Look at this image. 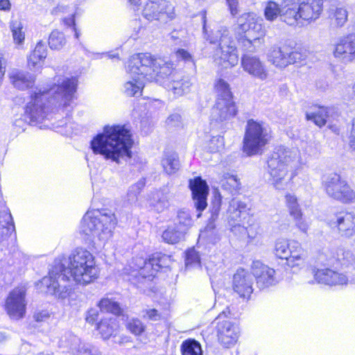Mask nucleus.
I'll return each mask as SVG.
<instances>
[{
  "label": "nucleus",
  "mask_w": 355,
  "mask_h": 355,
  "mask_svg": "<svg viewBox=\"0 0 355 355\" xmlns=\"http://www.w3.org/2000/svg\"><path fill=\"white\" fill-rule=\"evenodd\" d=\"M98 277V270L93 254L84 248H76L68 258V265L59 263L53 266L40 281L41 286L46 288V292L60 299L67 298L71 288L67 282L72 279L81 285L93 282Z\"/></svg>",
  "instance_id": "f257e3e1"
},
{
  "label": "nucleus",
  "mask_w": 355,
  "mask_h": 355,
  "mask_svg": "<svg viewBox=\"0 0 355 355\" xmlns=\"http://www.w3.org/2000/svg\"><path fill=\"white\" fill-rule=\"evenodd\" d=\"M76 78L59 79L49 89L35 88L31 94V100L25 108V119L28 123L37 125L48 116L50 105L67 109L76 91Z\"/></svg>",
  "instance_id": "f03ea898"
},
{
  "label": "nucleus",
  "mask_w": 355,
  "mask_h": 355,
  "mask_svg": "<svg viewBox=\"0 0 355 355\" xmlns=\"http://www.w3.org/2000/svg\"><path fill=\"white\" fill-rule=\"evenodd\" d=\"M172 69L170 61L162 58L150 53L134 55L128 62L130 80L123 85V93L128 96H140L146 81H161L171 73Z\"/></svg>",
  "instance_id": "7ed1b4c3"
},
{
  "label": "nucleus",
  "mask_w": 355,
  "mask_h": 355,
  "mask_svg": "<svg viewBox=\"0 0 355 355\" xmlns=\"http://www.w3.org/2000/svg\"><path fill=\"white\" fill-rule=\"evenodd\" d=\"M133 144L132 135L125 125H105L101 133L91 141V148L94 154L102 155L119 164L121 159L127 160L132 157Z\"/></svg>",
  "instance_id": "20e7f679"
},
{
  "label": "nucleus",
  "mask_w": 355,
  "mask_h": 355,
  "mask_svg": "<svg viewBox=\"0 0 355 355\" xmlns=\"http://www.w3.org/2000/svg\"><path fill=\"white\" fill-rule=\"evenodd\" d=\"M116 223L115 214L110 210L87 211L81 220L80 232L86 236L107 241L112 237Z\"/></svg>",
  "instance_id": "39448f33"
},
{
  "label": "nucleus",
  "mask_w": 355,
  "mask_h": 355,
  "mask_svg": "<svg viewBox=\"0 0 355 355\" xmlns=\"http://www.w3.org/2000/svg\"><path fill=\"white\" fill-rule=\"evenodd\" d=\"M323 0H284L282 21L289 26L311 24L320 17Z\"/></svg>",
  "instance_id": "423d86ee"
},
{
  "label": "nucleus",
  "mask_w": 355,
  "mask_h": 355,
  "mask_svg": "<svg viewBox=\"0 0 355 355\" xmlns=\"http://www.w3.org/2000/svg\"><path fill=\"white\" fill-rule=\"evenodd\" d=\"M297 150L279 147L268 160V181L276 189H283L287 184L288 167L300 162Z\"/></svg>",
  "instance_id": "0eeeda50"
},
{
  "label": "nucleus",
  "mask_w": 355,
  "mask_h": 355,
  "mask_svg": "<svg viewBox=\"0 0 355 355\" xmlns=\"http://www.w3.org/2000/svg\"><path fill=\"white\" fill-rule=\"evenodd\" d=\"M207 40L211 44H218L213 54V59L216 64L225 68L237 64V50L227 28L220 27L213 31Z\"/></svg>",
  "instance_id": "6e6552de"
},
{
  "label": "nucleus",
  "mask_w": 355,
  "mask_h": 355,
  "mask_svg": "<svg viewBox=\"0 0 355 355\" xmlns=\"http://www.w3.org/2000/svg\"><path fill=\"white\" fill-rule=\"evenodd\" d=\"M269 139L267 127L263 123L249 119L245 126L243 150L248 156L261 153Z\"/></svg>",
  "instance_id": "1a4fd4ad"
},
{
  "label": "nucleus",
  "mask_w": 355,
  "mask_h": 355,
  "mask_svg": "<svg viewBox=\"0 0 355 355\" xmlns=\"http://www.w3.org/2000/svg\"><path fill=\"white\" fill-rule=\"evenodd\" d=\"M273 251L277 258L286 259V264L291 268L304 266L306 253L301 243L296 240L279 238L275 242Z\"/></svg>",
  "instance_id": "9d476101"
},
{
  "label": "nucleus",
  "mask_w": 355,
  "mask_h": 355,
  "mask_svg": "<svg viewBox=\"0 0 355 355\" xmlns=\"http://www.w3.org/2000/svg\"><path fill=\"white\" fill-rule=\"evenodd\" d=\"M322 184L327 195L334 200L343 203L355 200V191L338 173H331L324 175Z\"/></svg>",
  "instance_id": "9b49d317"
},
{
  "label": "nucleus",
  "mask_w": 355,
  "mask_h": 355,
  "mask_svg": "<svg viewBox=\"0 0 355 355\" xmlns=\"http://www.w3.org/2000/svg\"><path fill=\"white\" fill-rule=\"evenodd\" d=\"M304 58L303 53L287 46H272L268 53V61L279 68L297 63Z\"/></svg>",
  "instance_id": "f8f14e48"
},
{
  "label": "nucleus",
  "mask_w": 355,
  "mask_h": 355,
  "mask_svg": "<svg viewBox=\"0 0 355 355\" xmlns=\"http://www.w3.org/2000/svg\"><path fill=\"white\" fill-rule=\"evenodd\" d=\"M230 314V309L226 307L216 318L218 340L227 348L236 343L239 338L238 327L231 322L225 320Z\"/></svg>",
  "instance_id": "ddd939ff"
},
{
  "label": "nucleus",
  "mask_w": 355,
  "mask_h": 355,
  "mask_svg": "<svg viewBox=\"0 0 355 355\" xmlns=\"http://www.w3.org/2000/svg\"><path fill=\"white\" fill-rule=\"evenodd\" d=\"M174 8L166 0H148L144 6L142 15L148 21H167L174 17Z\"/></svg>",
  "instance_id": "4468645a"
},
{
  "label": "nucleus",
  "mask_w": 355,
  "mask_h": 355,
  "mask_svg": "<svg viewBox=\"0 0 355 355\" xmlns=\"http://www.w3.org/2000/svg\"><path fill=\"white\" fill-rule=\"evenodd\" d=\"M168 259V257L167 256L159 254H154L148 261L144 260L141 258L137 259L136 261L139 263L132 271L133 274L132 275L138 278L139 280L140 279L151 280L155 276V272L165 266V261Z\"/></svg>",
  "instance_id": "2eb2a0df"
},
{
  "label": "nucleus",
  "mask_w": 355,
  "mask_h": 355,
  "mask_svg": "<svg viewBox=\"0 0 355 355\" xmlns=\"http://www.w3.org/2000/svg\"><path fill=\"white\" fill-rule=\"evenodd\" d=\"M241 66L243 71L256 80L266 81L270 77L268 67L257 55L243 53L241 58Z\"/></svg>",
  "instance_id": "dca6fc26"
},
{
  "label": "nucleus",
  "mask_w": 355,
  "mask_h": 355,
  "mask_svg": "<svg viewBox=\"0 0 355 355\" xmlns=\"http://www.w3.org/2000/svg\"><path fill=\"white\" fill-rule=\"evenodd\" d=\"M26 293L24 287H17L10 292L6 300L5 309L10 318L19 320L24 316L26 306Z\"/></svg>",
  "instance_id": "f3484780"
},
{
  "label": "nucleus",
  "mask_w": 355,
  "mask_h": 355,
  "mask_svg": "<svg viewBox=\"0 0 355 355\" xmlns=\"http://www.w3.org/2000/svg\"><path fill=\"white\" fill-rule=\"evenodd\" d=\"M59 346L69 349L75 355H101L96 347L89 344L81 343L80 339L71 333H67L61 338Z\"/></svg>",
  "instance_id": "a211bd4d"
},
{
  "label": "nucleus",
  "mask_w": 355,
  "mask_h": 355,
  "mask_svg": "<svg viewBox=\"0 0 355 355\" xmlns=\"http://www.w3.org/2000/svg\"><path fill=\"white\" fill-rule=\"evenodd\" d=\"M173 64L171 62H170ZM173 67V64H172ZM173 69H172L171 73L166 77V78H168L171 76L168 80H164L163 83L167 89L171 92L175 97L181 96L184 94L189 93L191 91V87L193 85V83L191 81V78L188 76H183L180 73H174L172 74ZM165 78H164V80ZM163 80V79L159 81L160 83Z\"/></svg>",
  "instance_id": "6ab92c4d"
},
{
  "label": "nucleus",
  "mask_w": 355,
  "mask_h": 355,
  "mask_svg": "<svg viewBox=\"0 0 355 355\" xmlns=\"http://www.w3.org/2000/svg\"><path fill=\"white\" fill-rule=\"evenodd\" d=\"M252 270L260 290L267 288L277 283L275 271L273 268L259 261H254Z\"/></svg>",
  "instance_id": "aec40b11"
},
{
  "label": "nucleus",
  "mask_w": 355,
  "mask_h": 355,
  "mask_svg": "<svg viewBox=\"0 0 355 355\" xmlns=\"http://www.w3.org/2000/svg\"><path fill=\"white\" fill-rule=\"evenodd\" d=\"M334 55L343 62L355 60V34L340 37L334 45Z\"/></svg>",
  "instance_id": "412c9836"
},
{
  "label": "nucleus",
  "mask_w": 355,
  "mask_h": 355,
  "mask_svg": "<svg viewBox=\"0 0 355 355\" xmlns=\"http://www.w3.org/2000/svg\"><path fill=\"white\" fill-rule=\"evenodd\" d=\"M189 186L196 209L199 211H203L207 206V197L209 193V187L206 181L200 177H196L189 180Z\"/></svg>",
  "instance_id": "4be33fe9"
},
{
  "label": "nucleus",
  "mask_w": 355,
  "mask_h": 355,
  "mask_svg": "<svg viewBox=\"0 0 355 355\" xmlns=\"http://www.w3.org/2000/svg\"><path fill=\"white\" fill-rule=\"evenodd\" d=\"M237 112L233 98H216L211 110V118L216 121H223L234 117Z\"/></svg>",
  "instance_id": "5701e85b"
},
{
  "label": "nucleus",
  "mask_w": 355,
  "mask_h": 355,
  "mask_svg": "<svg viewBox=\"0 0 355 355\" xmlns=\"http://www.w3.org/2000/svg\"><path fill=\"white\" fill-rule=\"evenodd\" d=\"M253 277L243 269H239L233 277V289L242 297H249L253 291Z\"/></svg>",
  "instance_id": "b1692460"
},
{
  "label": "nucleus",
  "mask_w": 355,
  "mask_h": 355,
  "mask_svg": "<svg viewBox=\"0 0 355 355\" xmlns=\"http://www.w3.org/2000/svg\"><path fill=\"white\" fill-rule=\"evenodd\" d=\"M334 224L339 235L345 239L355 236V214L352 212L340 213L336 216Z\"/></svg>",
  "instance_id": "393cba45"
},
{
  "label": "nucleus",
  "mask_w": 355,
  "mask_h": 355,
  "mask_svg": "<svg viewBox=\"0 0 355 355\" xmlns=\"http://www.w3.org/2000/svg\"><path fill=\"white\" fill-rule=\"evenodd\" d=\"M352 254L343 249H324L318 257V262L322 265H334L340 263L342 265L349 261Z\"/></svg>",
  "instance_id": "a878e982"
},
{
  "label": "nucleus",
  "mask_w": 355,
  "mask_h": 355,
  "mask_svg": "<svg viewBox=\"0 0 355 355\" xmlns=\"http://www.w3.org/2000/svg\"><path fill=\"white\" fill-rule=\"evenodd\" d=\"M10 83L19 90H25L33 87L35 76L26 71L13 69L9 73Z\"/></svg>",
  "instance_id": "bb28decb"
},
{
  "label": "nucleus",
  "mask_w": 355,
  "mask_h": 355,
  "mask_svg": "<svg viewBox=\"0 0 355 355\" xmlns=\"http://www.w3.org/2000/svg\"><path fill=\"white\" fill-rule=\"evenodd\" d=\"M240 31L252 33V31L259 33L261 31V25L259 22V17L254 12H245L242 14L237 20Z\"/></svg>",
  "instance_id": "cd10ccee"
},
{
  "label": "nucleus",
  "mask_w": 355,
  "mask_h": 355,
  "mask_svg": "<svg viewBox=\"0 0 355 355\" xmlns=\"http://www.w3.org/2000/svg\"><path fill=\"white\" fill-rule=\"evenodd\" d=\"M13 232L15 227L12 215L8 209H4L0 211V243Z\"/></svg>",
  "instance_id": "c85d7f7f"
},
{
  "label": "nucleus",
  "mask_w": 355,
  "mask_h": 355,
  "mask_svg": "<svg viewBox=\"0 0 355 355\" xmlns=\"http://www.w3.org/2000/svg\"><path fill=\"white\" fill-rule=\"evenodd\" d=\"M47 55V49L42 42L37 43L34 50L28 58V64L31 69H37L42 67L43 61Z\"/></svg>",
  "instance_id": "c756f323"
},
{
  "label": "nucleus",
  "mask_w": 355,
  "mask_h": 355,
  "mask_svg": "<svg viewBox=\"0 0 355 355\" xmlns=\"http://www.w3.org/2000/svg\"><path fill=\"white\" fill-rule=\"evenodd\" d=\"M248 206L245 202L238 199H232L230 202L227 210L230 220H232L239 225L242 218H244L248 214Z\"/></svg>",
  "instance_id": "7c9ffc66"
},
{
  "label": "nucleus",
  "mask_w": 355,
  "mask_h": 355,
  "mask_svg": "<svg viewBox=\"0 0 355 355\" xmlns=\"http://www.w3.org/2000/svg\"><path fill=\"white\" fill-rule=\"evenodd\" d=\"M148 204L151 209L161 213L169 207L168 196L163 191H155L150 194Z\"/></svg>",
  "instance_id": "2f4dec72"
},
{
  "label": "nucleus",
  "mask_w": 355,
  "mask_h": 355,
  "mask_svg": "<svg viewBox=\"0 0 355 355\" xmlns=\"http://www.w3.org/2000/svg\"><path fill=\"white\" fill-rule=\"evenodd\" d=\"M97 329L103 339L115 336L119 329V324L115 318H104L97 324Z\"/></svg>",
  "instance_id": "473e14b6"
},
{
  "label": "nucleus",
  "mask_w": 355,
  "mask_h": 355,
  "mask_svg": "<svg viewBox=\"0 0 355 355\" xmlns=\"http://www.w3.org/2000/svg\"><path fill=\"white\" fill-rule=\"evenodd\" d=\"M162 165L167 174L175 173L180 167L178 155L175 152L165 153L162 159Z\"/></svg>",
  "instance_id": "72a5a7b5"
},
{
  "label": "nucleus",
  "mask_w": 355,
  "mask_h": 355,
  "mask_svg": "<svg viewBox=\"0 0 355 355\" xmlns=\"http://www.w3.org/2000/svg\"><path fill=\"white\" fill-rule=\"evenodd\" d=\"M328 117V107L315 106L313 110L306 113V119L312 121L315 125L322 127L325 125Z\"/></svg>",
  "instance_id": "f704fd0d"
},
{
  "label": "nucleus",
  "mask_w": 355,
  "mask_h": 355,
  "mask_svg": "<svg viewBox=\"0 0 355 355\" xmlns=\"http://www.w3.org/2000/svg\"><path fill=\"white\" fill-rule=\"evenodd\" d=\"M184 232L177 224L168 226L162 233L163 240L168 243L174 244L183 239Z\"/></svg>",
  "instance_id": "c9c22d12"
},
{
  "label": "nucleus",
  "mask_w": 355,
  "mask_h": 355,
  "mask_svg": "<svg viewBox=\"0 0 355 355\" xmlns=\"http://www.w3.org/2000/svg\"><path fill=\"white\" fill-rule=\"evenodd\" d=\"M182 355H202V349L200 343L195 339H187L180 346Z\"/></svg>",
  "instance_id": "e433bc0d"
},
{
  "label": "nucleus",
  "mask_w": 355,
  "mask_h": 355,
  "mask_svg": "<svg viewBox=\"0 0 355 355\" xmlns=\"http://www.w3.org/2000/svg\"><path fill=\"white\" fill-rule=\"evenodd\" d=\"M284 1H283L282 8L279 5L272 1H269L266 3L264 8V16L268 21H274L277 17L282 18V15L284 11Z\"/></svg>",
  "instance_id": "4c0bfd02"
},
{
  "label": "nucleus",
  "mask_w": 355,
  "mask_h": 355,
  "mask_svg": "<svg viewBox=\"0 0 355 355\" xmlns=\"http://www.w3.org/2000/svg\"><path fill=\"white\" fill-rule=\"evenodd\" d=\"M347 10L343 7L336 8L331 10L329 18L332 26L342 27L347 20Z\"/></svg>",
  "instance_id": "58836bf2"
},
{
  "label": "nucleus",
  "mask_w": 355,
  "mask_h": 355,
  "mask_svg": "<svg viewBox=\"0 0 355 355\" xmlns=\"http://www.w3.org/2000/svg\"><path fill=\"white\" fill-rule=\"evenodd\" d=\"M259 42V37H252V33H246L244 36L238 38L239 46L242 49L244 53H249L255 51V44Z\"/></svg>",
  "instance_id": "ea45409f"
},
{
  "label": "nucleus",
  "mask_w": 355,
  "mask_h": 355,
  "mask_svg": "<svg viewBox=\"0 0 355 355\" xmlns=\"http://www.w3.org/2000/svg\"><path fill=\"white\" fill-rule=\"evenodd\" d=\"M240 187L241 182L236 175L227 174L222 180L223 189L231 193H237Z\"/></svg>",
  "instance_id": "a19ab883"
},
{
  "label": "nucleus",
  "mask_w": 355,
  "mask_h": 355,
  "mask_svg": "<svg viewBox=\"0 0 355 355\" xmlns=\"http://www.w3.org/2000/svg\"><path fill=\"white\" fill-rule=\"evenodd\" d=\"M214 89L217 94L216 98H233L229 84L223 79L219 78L214 83Z\"/></svg>",
  "instance_id": "79ce46f5"
},
{
  "label": "nucleus",
  "mask_w": 355,
  "mask_h": 355,
  "mask_svg": "<svg viewBox=\"0 0 355 355\" xmlns=\"http://www.w3.org/2000/svg\"><path fill=\"white\" fill-rule=\"evenodd\" d=\"M98 306L102 311L112 313L116 315H119L121 313L119 304L109 298H103L98 302Z\"/></svg>",
  "instance_id": "37998d69"
},
{
  "label": "nucleus",
  "mask_w": 355,
  "mask_h": 355,
  "mask_svg": "<svg viewBox=\"0 0 355 355\" xmlns=\"http://www.w3.org/2000/svg\"><path fill=\"white\" fill-rule=\"evenodd\" d=\"M65 44L66 39L62 32L57 30L51 32L49 37V45L51 49H60L65 45Z\"/></svg>",
  "instance_id": "c03bdc74"
},
{
  "label": "nucleus",
  "mask_w": 355,
  "mask_h": 355,
  "mask_svg": "<svg viewBox=\"0 0 355 355\" xmlns=\"http://www.w3.org/2000/svg\"><path fill=\"white\" fill-rule=\"evenodd\" d=\"M10 30L12 34L14 42L18 45H21L25 39L24 32L22 31L23 26L20 21L15 20L10 23Z\"/></svg>",
  "instance_id": "a18cd8bd"
},
{
  "label": "nucleus",
  "mask_w": 355,
  "mask_h": 355,
  "mask_svg": "<svg viewBox=\"0 0 355 355\" xmlns=\"http://www.w3.org/2000/svg\"><path fill=\"white\" fill-rule=\"evenodd\" d=\"M333 270L329 268L318 269L314 272V278L318 284L333 286Z\"/></svg>",
  "instance_id": "49530a36"
},
{
  "label": "nucleus",
  "mask_w": 355,
  "mask_h": 355,
  "mask_svg": "<svg viewBox=\"0 0 355 355\" xmlns=\"http://www.w3.org/2000/svg\"><path fill=\"white\" fill-rule=\"evenodd\" d=\"M175 224L179 226L180 230L186 233L193 225V220L190 214L185 210L179 211L177 216V223Z\"/></svg>",
  "instance_id": "de8ad7c7"
},
{
  "label": "nucleus",
  "mask_w": 355,
  "mask_h": 355,
  "mask_svg": "<svg viewBox=\"0 0 355 355\" xmlns=\"http://www.w3.org/2000/svg\"><path fill=\"white\" fill-rule=\"evenodd\" d=\"M286 207L291 217L297 216L302 211L295 196L288 193L285 196Z\"/></svg>",
  "instance_id": "09e8293b"
},
{
  "label": "nucleus",
  "mask_w": 355,
  "mask_h": 355,
  "mask_svg": "<svg viewBox=\"0 0 355 355\" xmlns=\"http://www.w3.org/2000/svg\"><path fill=\"white\" fill-rule=\"evenodd\" d=\"M354 277V274H352V272H347L346 273H343L333 270V286L347 285L349 283L353 284L351 282V278Z\"/></svg>",
  "instance_id": "8fccbe9b"
},
{
  "label": "nucleus",
  "mask_w": 355,
  "mask_h": 355,
  "mask_svg": "<svg viewBox=\"0 0 355 355\" xmlns=\"http://www.w3.org/2000/svg\"><path fill=\"white\" fill-rule=\"evenodd\" d=\"M166 311H159L156 309H146L142 311V316L153 321L166 320L168 317Z\"/></svg>",
  "instance_id": "3c124183"
},
{
  "label": "nucleus",
  "mask_w": 355,
  "mask_h": 355,
  "mask_svg": "<svg viewBox=\"0 0 355 355\" xmlns=\"http://www.w3.org/2000/svg\"><path fill=\"white\" fill-rule=\"evenodd\" d=\"M126 327L128 329L135 335H140L145 329V326L143 323L139 319L136 318L130 320Z\"/></svg>",
  "instance_id": "603ef678"
},
{
  "label": "nucleus",
  "mask_w": 355,
  "mask_h": 355,
  "mask_svg": "<svg viewBox=\"0 0 355 355\" xmlns=\"http://www.w3.org/2000/svg\"><path fill=\"white\" fill-rule=\"evenodd\" d=\"M145 180L141 179L139 180L136 184L132 185L128 192V200L130 201H134L137 199V195L140 193L142 189L145 186Z\"/></svg>",
  "instance_id": "864d4df0"
},
{
  "label": "nucleus",
  "mask_w": 355,
  "mask_h": 355,
  "mask_svg": "<svg viewBox=\"0 0 355 355\" xmlns=\"http://www.w3.org/2000/svg\"><path fill=\"white\" fill-rule=\"evenodd\" d=\"M166 124L170 130L180 128L182 126V116L178 113L171 114L166 119Z\"/></svg>",
  "instance_id": "5fc2aeb1"
},
{
  "label": "nucleus",
  "mask_w": 355,
  "mask_h": 355,
  "mask_svg": "<svg viewBox=\"0 0 355 355\" xmlns=\"http://www.w3.org/2000/svg\"><path fill=\"white\" fill-rule=\"evenodd\" d=\"M200 236L202 238L206 237L212 243H215L218 240L217 232L215 230L214 225L211 223L207 225L205 230L201 232Z\"/></svg>",
  "instance_id": "6e6d98bb"
},
{
  "label": "nucleus",
  "mask_w": 355,
  "mask_h": 355,
  "mask_svg": "<svg viewBox=\"0 0 355 355\" xmlns=\"http://www.w3.org/2000/svg\"><path fill=\"white\" fill-rule=\"evenodd\" d=\"M185 265L187 268L193 266H200V257L194 250H189L187 252Z\"/></svg>",
  "instance_id": "4d7b16f0"
},
{
  "label": "nucleus",
  "mask_w": 355,
  "mask_h": 355,
  "mask_svg": "<svg viewBox=\"0 0 355 355\" xmlns=\"http://www.w3.org/2000/svg\"><path fill=\"white\" fill-rule=\"evenodd\" d=\"M296 227L302 232L306 234L309 228V223L303 218V214H300L297 216L292 217Z\"/></svg>",
  "instance_id": "13d9d810"
},
{
  "label": "nucleus",
  "mask_w": 355,
  "mask_h": 355,
  "mask_svg": "<svg viewBox=\"0 0 355 355\" xmlns=\"http://www.w3.org/2000/svg\"><path fill=\"white\" fill-rule=\"evenodd\" d=\"M175 55L178 59L182 60L186 62H193V58L191 54L185 49H178L175 52Z\"/></svg>",
  "instance_id": "bf43d9fd"
},
{
  "label": "nucleus",
  "mask_w": 355,
  "mask_h": 355,
  "mask_svg": "<svg viewBox=\"0 0 355 355\" xmlns=\"http://www.w3.org/2000/svg\"><path fill=\"white\" fill-rule=\"evenodd\" d=\"M98 316V309L96 308H91L86 313L85 320L87 322L93 324L97 320Z\"/></svg>",
  "instance_id": "052dcab7"
},
{
  "label": "nucleus",
  "mask_w": 355,
  "mask_h": 355,
  "mask_svg": "<svg viewBox=\"0 0 355 355\" xmlns=\"http://www.w3.org/2000/svg\"><path fill=\"white\" fill-rule=\"evenodd\" d=\"M229 10L232 16L239 12V0H226Z\"/></svg>",
  "instance_id": "680f3d73"
},
{
  "label": "nucleus",
  "mask_w": 355,
  "mask_h": 355,
  "mask_svg": "<svg viewBox=\"0 0 355 355\" xmlns=\"http://www.w3.org/2000/svg\"><path fill=\"white\" fill-rule=\"evenodd\" d=\"M223 146V140L220 137H214L210 140L209 149L211 152H216Z\"/></svg>",
  "instance_id": "e2e57ef3"
},
{
  "label": "nucleus",
  "mask_w": 355,
  "mask_h": 355,
  "mask_svg": "<svg viewBox=\"0 0 355 355\" xmlns=\"http://www.w3.org/2000/svg\"><path fill=\"white\" fill-rule=\"evenodd\" d=\"M349 146L355 151V119L352 121V128L349 136Z\"/></svg>",
  "instance_id": "0e129e2a"
},
{
  "label": "nucleus",
  "mask_w": 355,
  "mask_h": 355,
  "mask_svg": "<svg viewBox=\"0 0 355 355\" xmlns=\"http://www.w3.org/2000/svg\"><path fill=\"white\" fill-rule=\"evenodd\" d=\"M220 201H217L216 202L214 203L212 209H211V219L215 220L216 218H217L219 210H220Z\"/></svg>",
  "instance_id": "69168bd1"
},
{
  "label": "nucleus",
  "mask_w": 355,
  "mask_h": 355,
  "mask_svg": "<svg viewBox=\"0 0 355 355\" xmlns=\"http://www.w3.org/2000/svg\"><path fill=\"white\" fill-rule=\"evenodd\" d=\"M13 125L15 127L18 128V130H21L22 131H24L25 130L26 122L24 119H19L15 121Z\"/></svg>",
  "instance_id": "338daca9"
},
{
  "label": "nucleus",
  "mask_w": 355,
  "mask_h": 355,
  "mask_svg": "<svg viewBox=\"0 0 355 355\" xmlns=\"http://www.w3.org/2000/svg\"><path fill=\"white\" fill-rule=\"evenodd\" d=\"M10 7V3L9 0H0V10H8Z\"/></svg>",
  "instance_id": "774afa93"
}]
</instances>
